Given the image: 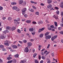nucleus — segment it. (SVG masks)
<instances>
[{"instance_id": "nucleus-1", "label": "nucleus", "mask_w": 63, "mask_h": 63, "mask_svg": "<svg viewBox=\"0 0 63 63\" xmlns=\"http://www.w3.org/2000/svg\"><path fill=\"white\" fill-rule=\"evenodd\" d=\"M26 8H24L22 10V12L23 15H24L25 14V12H26Z\"/></svg>"}, {"instance_id": "nucleus-2", "label": "nucleus", "mask_w": 63, "mask_h": 63, "mask_svg": "<svg viewBox=\"0 0 63 63\" xmlns=\"http://www.w3.org/2000/svg\"><path fill=\"white\" fill-rule=\"evenodd\" d=\"M24 51L25 52H28V51H29V49H28V48L27 47H26L24 49Z\"/></svg>"}, {"instance_id": "nucleus-3", "label": "nucleus", "mask_w": 63, "mask_h": 63, "mask_svg": "<svg viewBox=\"0 0 63 63\" xmlns=\"http://www.w3.org/2000/svg\"><path fill=\"white\" fill-rule=\"evenodd\" d=\"M51 37V35H48L46 36V39H50Z\"/></svg>"}, {"instance_id": "nucleus-4", "label": "nucleus", "mask_w": 63, "mask_h": 63, "mask_svg": "<svg viewBox=\"0 0 63 63\" xmlns=\"http://www.w3.org/2000/svg\"><path fill=\"white\" fill-rule=\"evenodd\" d=\"M12 55H9V57L7 58V59H8V60H10V59H12V57H12Z\"/></svg>"}, {"instance_id": "nucleus-5", "label": "nucleus", "mask_w": 63, "mask_h": 63, "mask_svg": "<svg viewBox=\"0 0 63 63\" xmlns=\"http://www.w3.org/2000/svg\"><path fill=\"white\" fill-rule=\"evenodd\" d=\"M51 7H52V5L51 4H49L47 6V7L48 9H50Z\"/></svg>"}, {"instance_id": "nucleus-6", "label": "nucleus", "mask_w": 63, "mask_h": 63, "mask_svg": "<svg viewBox=\"0 0 63 63\" xmlns=\"http://www.w3.org/2000/svg\"><path fill=\"white\" fill-rule=\"evenodd\" d=\"M26 61V60H22L20 62V63H25Z\"/></svg>"}, {"instance_id": "nucleus-7", "label": "nucleus", "mask_w": 63, "mask_h": 63, "mask_svg": "<svg viewBox=\"0 0 63 63\" xmlns=\"http://www.w3.org/2000/svg\"><path fill=\"white\" fill-rule=\"evenodd\" d=\"M18 2L20 4H21L22 3H23V1L22 0H20L18 1Z\"/></svg>"}, {"instance_id": "nucleus-8", "label": "nucleus", "mask_w": 63, "mask_h": 63, "mask_svg": "<svg viewBox=\"0 0 63 63\" xmlns=\"http://www.w3.org/2000/svg\"><path fill=\"white\" fill-rule=\"evenodd\" d=\"M60 6L62 8H63V2H62L60 5Z\"/></svg>"}, {"instance_id": "nucleus-9", "label": "nucleus", "mask_w": 63, "mask_h": 63, "mask_svg": "<svg viewBox=\"0 0 63 63\" xmlns=\"http://www.w3.org/2000/svg\"><path fill=\"white\" fill-rule=\"evenodd\" d=\"M32 43L31 42H28L27 44V45L28 46H32Z\"/></svg>"}, {"instance_id": "nucleus-10", "label": "nucleus", "mask_w": 63, "mask_h": 63, "mask_svg": "<svg viewBox=\"0 0 63 63\" xmlns=\"http://www.w3.org/2000/svg\"><path fill=\"white\" fill-rule=\"evenodd\" d=\"M51 2H52V1L51 0H47V3H48V4H50Z\"/></svg>"}, {"instance_id": "nucleus-11", "label": "nucleus", "mask_w": 63, "mask_h": 63, "mask_svg": "<svg viewBox=\"0 0 63 63\" xmlns=\"http://www.w3.org/2000/svg\"><path fill=\"white\" fill-rule=\"evenodd\" d=\"M34 30L33 29V28H30L29 29V31H30V32H31L32 31H33Z\"/></svg>"}, {"instance_id": "nucleus-12", "label": "nucleus", "mask_w": 63, "mask_h": 63, "mask_svg": "<svg viewBox=\"0 0 63 63\" xmlns=\"http://www.w3.org/2000/svg\"><path fill=\"white\" fill-rule=\"evenodd\" d=\"M44 36V34H41L39 35V37L40 38H42Z\"/></svg>"}, {"instance_id": "nucleus-13", "label": "nucleus", "mask_w": 63, "mask_h": 63, "mask_svg": "<svg viewBox=\"0 0 63 63\" xmlns=\"http://www.w3.org/2000/svg\"><path fill=\"white\" fill-rule=\"evenodd\" d=\"M29 11H31V12H34V10L32 9H29Z\"/></svg>"}, {"instance_id": "nucleus-14", "label": "nucleus", "mask_w": 63, "mask_h": 63, "mask_svg": "<svg viewBox=\"0 0 63 63\" xmlns=\"http://www.w3.org/2000/svg\"><path fill=\"white\" fill-rule=\"evenodd\" d=\"M26 22L27 23H30L31 22V20H27L26 21Z\"/></svg>"}, {"instance_id": "nucleus-15", "label": "nucleus", "mask_w": 63, "mask_h": 63, "mask_svg": "<svg viewBox=\"0 0 63 63\" xmlns=\"http://www.w3.org/2000/svg\"><path fill=\"white\" fill-rule=\"evenodd\" d=\"M11 46L13 48H16V45H12Z\"/></svg>"}, {"instance_id": "nucleus-16", "label": "nucleus", "mask_w": 63, "mask_h": 63, "mask_svg": "<svg viewBox=\"0 0 63 63\" xmlns=\"http://www.w3.org/2000/svg\"><path fill=\"white\" fill-rule=\"evenodd\" d=\"M6 32H9V31L8 30H6V31H4L3 32V33L4 34H6Z\"/></svg>"}, {"instance_id": "nucleus-17", "label": "nucleus", "mask_w": 63, "mask_h": 63, "mask_svg": "<svg viewBox=\"0 0 63 63\" xmlns=\"http://www.w3.org/2000/svg\"><path fill=\"white\" fill-rule=\"evenodd\" d=\"M38 23L39 24H42L43 23V21H40L38 22Z\"/></svg>"}, {"instance_id": "nucleus-18", "label": "nucleus", "mask_w": 63, "mask_h": 63, "mask_svg": "<svg viewBox=\"0 0 63 63\" xmlns=\"http://www.w3.org/2000/svg\"><path fill=\"white\" fill-rule=\"evenodd\" d=\"M37 53H34L33 55V57H34V58H35V57H36V56H37Z\"/></svg>"}, {"instance_id": "nucleus-19", "label": "nucleus", "mask_w": 63, "mask_h": 63, "mask_svg": "<svg viewBox=\"0 0 63 63\" xmlns=\"http://www.w3.org/2000/svg\"><path fill=\"white\" fill-rule=\"evenodd\" d=\"M35 14L36 15L39 16V12H36L35 13Z\"/></svg>"}, {"instance_id": "nucleus-20", "label": "nucleus", "mask_w": 63, "mask_h": 63, "mask_svg": "<svg viewBox=\"0 0 63 63\" xmlns=\"http://www.w3.org/2000/svg\"><path fill=\"white\" fill-rule=\"evenodd\" d=\"M8 44H9V42L8 41H7L6 43H4L5 45H8Z\"/></svg>"}, {"instance_id": "nucleus-21", "label": "nucleus", "mask_w": 63, "mask_h": 63, "mask_svg": "<svg viewBox=\"0 0 63 63\" xmlns=\"http://www.w3.org/2000/svg\"><path fill=\"white\" fill-rule=\"evenodd\" d=\"M11 4L13 5H16V2H12L11 3Z\"/></svg>"}, {"instance_id": "nucleus-22", "label": "nucleus", "mask_w": 63, "mask_h": 63, "mask_svg": "<svg viewBox=\"0 0 63 63\" xmlns=\"http://www.w3.org/2000/svg\"><path fill=\"white\" fill-rule=\"evenodd\" d=\"M53 17H54L55 19H58V17L57 16H55L54 15V16H53Z\"/></svg>"}, {"instance_id": "nucleus-23", "label": "nucleus", "mask_w": 63, "mask_h": 63, "mask_svg": "<svg viewBox=\"0 0 63 63\" xmlns=\"http://www.w3.org/2000/svg\"><path fill=\"white\" fill-rule=\"evenodd\" d=\"M15 29H16L15 27H13L12 29V31H14V30Z\"/></svg>"}, {"instance_id": "nucleus-24", "label": "nucleus", "mask_w": 63, "mask_h": 63, "mask_svg": "<svg viewBox=\"0 0 63 63\" xmlns=\"http://www.w3.org/2000/svg\"><path fill=\"white\" fill-rule=\"evenodd\" d=\"M49 33V32H47L45 34V36H47V35H48V34Z\"/></svg>"}, {"instance_id": "nucleus-25", "label": "nucleus", "mask_w": 63, "mask_h": 63, "mask_svg": "<svg viewBox=\"0 0 63 63\" xmlns=\"http://www.w3.org/2000/svg\"><path fill=\"white\" fill-rule=\"evenodd\" d=\"M56 14H57V15H59V12L58 10H57L56 11Z\"/></svg>"}, {"instance_id": "nucleus-26", "label": "nucleus", "mask_w": 63, "mask_h": 63, "mask_svg": "<svg viewBox=\"0 0 63 63\" xmlns=\"http://www.w3.org/2000/svg\"><path fill=\"white\" fill-rule=\"evenodd\" d=\"M41 58L42 59H44V60H45V59H46V57L44 56H42L41 57Z\"/></svg>"}, {"instance_id": "nucleus-27", "label": "nucleus", "mask_w": 63, "mask_h": 63, "mask_svg": "<svg viewBox=\"0 0 63 63\" xmlns=\"http://www.w3.org/2000/svg\"><path fill=\"white\" fill-rule=\"evenodd\" d=\"M55 39V38H54L53 37H52L51 38V40L52 41H53Z\"/></svg>"}, {"instance_id": "nucleus-28", "label": "nucleus", "mask_w": 63, "mask_h": 63, "mask_svg": "<svg viewBox=\"0 0 63 63\" xmlns=\"http://www.w3.org/2000/svg\"><path fill=\"white\" fill-rule=\"evenodd\" d=\"M54 24L55 26H57V23L56 22H54Z\"/></svg>"}, {"instance_id": "nucleus-29", "label": "nucleus", "mask_w": 63, "mask_h": 63, "mask_svg": "<svg viewBox=\"0 0 63 63\" xmlns=\"http://www.w3.org/2000/svg\"><path fill=\"white\" fill-rule=\"evenodd\" d=\"M41 46L40 45H39V46L38 49L39 50H41Z\"/></svg>"}, {"instance_id": "nucleus-30", "label": "nucleus", "mask_w": 63, "mask_h": 63, "mask_svg": "<svg viewBox=\"0 0 63 63\" xmlns=\"http://www.w3.org/2000/svg\"><path fill=\"white\" fill-rule=\"evenodd\" d=\"M13 62V61L11 60L9 61H8L7 63H12V62Z\"/></svg>"}, {"instance_id": "nucleus-31", "label": "nucleus", "mask_w": 63, "mask_h": 63, "mask_svg": "<svg viewBox=\"0 0 63 63\" xmlns=\"http://www.w3.org/2000/svg\"><path fill=\"white\" fill-rule=\"evenodd\" d=\"M17 32H18V33H21V31H20V30L18 29L17 30Z\"/></svg>"}, {"instance_id": "nucleus-32", "label": "nucleus", "mask_w": 63, "mask_h": 63, "mask_svg": "<svg viewBox=\"0 0 63 63\" xmlns=\"http://www.w3.org/2000/svg\"><path fill=\"white\" fill-rule=\"evenodd\" d=\"M32 8L34 9H35V10H36V9H37V8L36 7L34 6H32Z\"/></svg>"}, {"instance_id": "nucleus-33", "label": "nucleus", "mask_w": 63, "mask_h": 63, "mask_svg": "<svg viewBox=\"0 0 63 63\" xmlns=\"http://www.w3.org/2000/svg\"><path fill=\"white\" fill-rule=\"evenodd\" d=\"M12 18L10 17H9L8 18V20H12Z\"/></svg>"}, {"instance_id": "nucleus-34", "label": "nucleus", "mask_w": 63, "mask_h": 63, "mask_svg": "<svg viewBox=\"0 0 63 63\" xmlns=\"http://www.w3.org/2000/svg\"><path fill=\"white\" fill-rule=\"evenodd\" d=\"M42 31V30H41V29H39V30L38 31V32L40 33V32H41Z\"/></svg>"}, {"instance_id": "nucleus-35", "label": "nucleus", "mask_w": 63, "mask_h": 63, "mask_svg": "<svg viewBox=\"0 0 63 63\" xmlns=\"http://www.w3.org/2000/svg\"><path fill=\"white\" fill-rule=\"evenodd\" d=\"M32 35H34L35 34V32H32Z\"/></svg>"}, {"instance_id": "nucleus-36", "label": "nucleus", "mask_w": 63, "mask_h": 63, "mask_svg": "<svg viewBox=\"0 0 63 63\" xmlns=\"http://www.w3.org/2000/svg\"><path fill=\"white\" fill-rule=\"evenodd\" d=\"M16 11H19L20 10L18 8H17V7H16Z\"/></svg>"}, {"instance_id": "nucleus-37", "label": "nucleus", "mask_w": 63, "mask_h": 63, "mask_svg": "<svg viewBox=\"0 0 63 63\" xmlns=\"http://www.w3.org/2000/svg\"><path fill=\"white\" fill-rule=\"evenodd\" d=\"M12 9L13 10H16V6H14L12 7Z\"/></svg>"}, {"instance_id": "nucleus-38", "label": "nucleus", "mask_w": 63, "mask_h": 63, "mask_svg": "<svg viewBox=\"0 0 63 63\" xmlns=\"http://www.w3.org/2000/svg\"><path fill=\"white\" fill-rule=\"evenodd\" d=\"M23 42L24 43H25L27 42V41L26 40H23Z\"/></svg>"}, {"instance_id": "nucleus-39", "label": "nucleus", "mask_w": 63, "mask_h": 63, "mask_svg": "<svg viewBox=\"0 0 63 63\" xmlns=\"http://www.w3.org/2000/svg\"><path fill=\"white\" fill-rule=\"evenodd\" d=\"M50 9V11H51V10H54V9L52 7H51Z\"/></svg>"}, {"instance_id": "nucleus-40", "label": "nucleus", "mask_w": 63, "mask_h": 63, "mask_svg": "<svg viewBox=\"0 0 63 63\" xmlns=\"http://www.w3.org/2000/svg\"><path fill=\"white\" fill-rule=\"evenodd\" d=\"M31 3H34L35 4H37V2H34L32 1H31Z\"/></svg>"}, {"instance_id": "nucleus-41", "label": "nucleus", "mask_w": 63, "mask_h": 63, "mask_svg": "<svg viewBox=\"0 0 63 63\" xmlns=\"http://www.w3.org/2000/svg\"><path fill=\"white\" fill-rule=\"evenodd\" d=\"M0 47L1 48H3L4 47V46L2 45H0Z\"/></svg>"}, {"instance_id": "nucleus-42", "label": "nucleus", "mask_w": 63, "mask_h": 63, "mask_svg": "<svg viewBox=\"0 0 63 63\" xmlns=\"http://www.w3.org/2000/svg\"><path fill=\"white\" fill-rule=\"evenodd\" d=\"M40 5L41 6H44L45 5L43 3H41Z\"/></svg>"}, {"instance_id": "nucleus-43", "label": "nucleus", "mask_w": 63, "mask_h": 63, "mask_svg": "<svg viewBox=\"0 0 63 63\" xmlns=\"http://www.w3.org/2000/svg\"><path fill=\"white\" fill-rule=\"evenodd\" d=\"M59 33L60 34H63V31H61Z\"/></svg>"}, {"instance_id": "nucleus-44", "label": "nucleus", "mask_w": 63, "mask_h": 63, "mask_svg": "<svg viewBox=\"0 0 63 63\" xmlns=\"http://www.w3.org/2000/svg\"><path fill=\"white\" fill-rule=\"evenodd\" d=\"M32 23H33V24H36V23H37L36 22L34 21H33L32 22Z\"/></svg>"}, {"instance_id": "nucleus-45", "label": "nucleus", "mask_w": 63, "mask_h": 63, "mask_svg": "<svg viewBox=\"0 0 63 63\" xmlns=\"http://www.w3.org/2000/svg\"><path fill=\"white\" fill-rule=\"evenodd\" d=\"M42 31H43L45 30V28H42L41 29Z\"/></svg>"}, {"instance_id": "nucleus-46", "label": "nucleus", "mask_w": 63, "mask_h": 63, "mask_svg": "<svg viewBox=\"0 0 63 63\" xmlns=\"http://www.w3.org/2000/svg\"><path fill=\"white\" fill-rule=\"evenodd\" d=\"M4 38H5V37L4 36H2L0 38V39H4Z\"/></svg>"}, {"instance_id": "nucleus-47", "label": "nucleus", "mask_w": 63, "mask_h": 63, "mask_svg": "<svg viewBox=\"0 0 63 63\" xmlns=\"http://www.w3.org/2000/svg\"><path fill=\"white\" fill-rule=\"evenodd\" d=\"M38 58L39 60L41 58V55H39L38 56Z\"/></svg>"}, {"instance_id": "nucleus-48", "label": "nucleus", "mask_w": 63, "mask_h": 63, "mask_svg": "<svg viewBox=\"0 0 63 63\" xmlns=\"http://www.w3.org/2000/svg\"><path fill=\"white\" fill-rule=\"evenodd\" d=\"M50 28H54V26L53 25H52L50 26Z\"/></svg>"}, {"instance_id": "nucleus-49", "label": "nucleus", "mask_w": 63, "mask_h": 63, "mask_svg": "<svg viewBox=\"0 0 63 63\" xmlns=\"http://www.w3.org/2000/svg\"><path fill=\"white\" fill-rule=\"evenodd\" d=\"M61 16H63V12H61Z\"/></svg>"}, {"instance_id": "nucleus-50", "label": "nucleus", "mask_w": 63, "mask_h": 63, "mask_svg": "<svg viewBox=\"0 0 63 63\" xmlns=\"http://www.w3.org/2000/svg\"><path fill=\"white\" fill-rule=\"evenodd\" d=\"M24 16L25 17H27L28 16V15L27 14H25L24 15Z\"/></svg>"}, {"instance_id": "nucleus-51", "label": "nucleus", "mask_w": 63, "mask_h": 63, "mask_svg": "<svg viewBox=\"0 0 63 63\" xmlns=\"http://www.w3.org/2000/svg\"><path fill=\"white\" fill-rule=\"evenodd\" d=\"M58 29L59 30H61V29H62V27H59L58 28Z\"/></svg>"}, {"instance_id": "nucleus-52", "label": "nucleus", "mask_w": 63, "mask_h": 63, "mask_svg": "<svg viewBox=\"0 0 63 63\" xmlns=\"http://www.w3.org/2000/svg\"><path fill=\"white\" fill-rule=\"evenodd\" d=\"M35 63H39V62L37 60H35Z\"/></svg>"}, {"instance_id": "nucleus-53", "label": "nucleus", "mask_w": 63, "mask_h": 63, "mask_svg": "<svg viewBox=\"0 0 63 63\" xmlns=\"http://www.w3.org/2000/svg\"><path fill=\"white\" fill-rule=\"evenodd\" d=\"M3 10V7L0 6V10Z\"/></svg>"}, {"instance_id": "nucleus-54", "label": "nucleus", "mask_w": 63, "mask_h": 63, "mask_svg": "<svg viewBox=\"0 0 63 63\" xmlns=\"http://www.w3.org/2000/svg\"><path fill=\"white\" fill-rule=\"evenodd\" d=\"M53 37L54 38L56 39V38L57 37V35H55Z\"/></svg>"}, {"instance_id": "nucleus-55", "label": "nucleus", "mask_w": 63, "mask_h": 63, "mask_svg": "<svg viewBox=\"0 0 63 63\" xmlns=\"http://www.w3.org/2000/svg\"><path fill=\"white\" fill-rule=\"evenodd\" d=\"M19 56V55L18 54H17L16 55V57L17 58H18V57Z\"/></svg>"}, {"instance_id": "nucleus-56", "label": "nucleus", "mask_w": 63, "mask_h": 63, "mask_svg": "<svg viewBox=\"0 0 63 63\" xmlns=\"http://www.w3.org/2000/svg\"><path fill=\"white\" fill-rule=\"evenodd\" d=\"M6 28L7 29H10V28L8 26L6 27Z\"/></svg>"}, {"instance_id": "nucleus-57", "label": "nucleus", "mask_w": 63, "mask_h": 63, "mask_svg": "<svg viewBox=\"0 0 63 63\" xmlns=\"http://www.w3.org/2000/svg\"><path fill=\"white\" fill-rule=\"evenodd\" d=\"M50 44H48V46L47 47V48H48L49 47H50Z\"/></svg>"}, {"instance_id": "nucleus-58", "label": "nucleus", "mask_w": 63, "mask_h": 63, "mask_svg": "<svg viewBox=\"0 0 63 63\" xmlns=\"http://www.w3.org/2000/svg\"><path fill=\"white\" fill-rule=\"evenodd\" d=\"M55 9H56V10H58V9H59V8H58V7H55Z\"/></svg>"}, {"instance_id": "nucleus-59", "label": "nucleus", "mask_w": 63, "mask_h": 63, "mask_svg": "<svg viewBox=\"0 0 63 63\" xmlns=\"http://www.w3.org/2000/svg\"><path fill=\"white\" fill-rule=\"evenodd\" d=\"M14 23H16V20L15 19H14Z\"/></svg>"}, {"instance_id": "nucleus-60", "label": "nucleus", "mask_w": 63, "mask_h": 63, "mask_svg": "<svg viewBox=\"0 0 63 63\" xmlns=\"http://www.w3.org/2000/svg\"><path fill=\"white\" fill-rule=\"evenodd\" d=\"M48 29L49 30H51V28L48 27Z\"/></svg>"}, {"instance_id": "nucleus-61", "label": "nucleus", "mask_w": 63, "mask_h": 63, "mask_svg": "<svg viewBox=\"0 0 63 63\" xmlns=\"http://www.w3.org/2000/svg\"><path fill=\"white\" fill-rule=\"evenodd\" d=\"M20 20V19H19V18H18L17 20H16V22H17V21H19Z\"/></svg>"}, {"instance_id": "nucleus-62", "label": "nucleus", "mask_w": 63, "mask_h": 63, "mask_svg": "<svg viewBox=\"0 0 63 63\" xmlns=\"http://www.w3.org/2000/svg\"><path fill=\"white\" fill-rule=\"evenodd\" d=\"M49 53V52H47L46 54V55L48 54Z\"/></svg>"}, {"instance_id": "nucleus-63", "label": "nucleus", "mask_w": 63, "mask_h": 63, "mask_svg": "<svg viewBox=\"0 0 63 63\" xmlns=\"http://www.w3.org/2000/svg\"><path fill=\"white\" fill-rule=\"evenodd\" d=\"M51 55L52 57H54V53H52Z\"/></svg>"}, {"instance_id": "nucleus-64", "label": "nucleus", "mask_w": 63, "mask_h": 63, "mask_svg": "<svg viewBox=\"0 0 63 63\" xmlns=\"http://www.w3.org/2000/svg\"><path fill=\"white\" fill-rule=\"evenodd\" d=\"M43 61L42 60L40 61V63H43Z\"/></svg>"}]
</instances>
